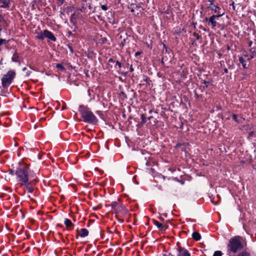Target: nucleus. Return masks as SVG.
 <instances>
[{
  "label": "nucleus",
  "mask_w": 256,
  "mask_h": 256,
  "mask_svg": "<svg viewBox=\"0 0 256 256\" xmlns=\"http://www.w3.org/2000/svg\"><path fill=\"white\" fill-rule=\"evenodd\" d=\"M178 251V256H191L188 251L182 247H179Z\"/></svg>",
  "instance_id": "6e6552de"
},
{
  "label": "nucleus",
  "mask_w": 256,
  "mask_h": 256,
  "mask_svg": "<svg viewBox=\"0 0 256 256\" xmlns=\"http://www.w3.org/2000/svg\"><path fill=\"white\" fill-rule=\"evenodd\" d=\"M239 62L240 64H242L244 68H247L246 60L245 59H244V58H243L242 57H240L239 58Z\"/></svg>",
  "instance_id": "2eb2a0df"
},
{
  "label": "nucleus",
  "mask_w": 256,
  "mask_h": 256,
  "mask_svg": "<svg viewBox=\"0 0 256 256\" xmlns=\"http://www.w3.org/2000/svg\"><path fill=\"white\" fill-rule=\"evenodd\" d=\"M69 48H70V50L72 52V48L70 46H69Z\"/></svg>",
  "instance_id": "09e8293b"
},
{
  "label": "nucleus",
  "mask_w": 256,
  "mask_h": 256,
  "mask_svg": "<svg viewBox=\"0 0 256 256\" xmlns=\"http://www.w3.org/2000/svg\"><path fill=\"white\" fill-rule=\"evenodd\" d=\"M230 5L232 6L233 10H236V6L234 5V2H233Z\"/></svg>",
  "instance_id": "473e14b6"
},
{
  "label": "nucleus",
  "mask_w": 256,
  "mask_h": 256,
  "mask_svg": "<svg viewBox=\"0 0 256 256\" xmlns=\"http://www.w3.org/2000/svg\"><path fill=\"white\" fill-rule=\"evenodd\" d=\"M46 157H48V158H49L52 159V160H54L51 157H50V156H49V155H48V154H44L42 156L41 158H44H44H46Z\"/></svg>",
  "instance_id": "bb28decb"
},
{
  "label": "nucleus",
  "mask_w": 256,
  "mask_h": 256,
  "mask_svg": "<svg viewBox=\"0 0 256 256\" xmlns=\"http://www.w3.org/2000/svg\"><path fill=\"white\" fill-rule=\"evenodd\" d=\"M116 65L118 66L119 68H120L122 67L121 63L120 62H119L118 61H116Z\"/></svg>",
  "instance_id": "2f4dec72"
},
{
  "label": "nucleus",
  "mask_w": 256,
  "mask_h": 256,
  "mask_svg": "<svg viewBox=\"0 0 256 256\" xmlns=\"http://www.w3.org/2000/svg\"><path fill=\"white\" fill-rule=\"evenodd\" d=\"M48 161H47V162H46V161H44V162H42V164H43L44 166H48Z\"/></svg>",
  "instance_id": "7c9ffc66"
},
{
  "label": "nucleus",
  "mask_w": 256,
  "mask_h": 256,
  "mask_svg": "<svg viewBox=\"0 0 256 256\" xmlns=\"http://www.w3.org/2000/svg\"><path fill=\"white\" fill-rule=\"evenodd\" d=\"M153 224L156 226L161 230H165L166 227L164 226L162 223H160L156 220H152Z\"/></svg>",
  "instance_id": "1a4fd4ad"
},
{
  "label": "nucleus",
  "mask_w": 256,
  "mask_h": 256,
  "mask_svg": "<svg viewBox=\"0 0 256 256\" xmlns=\"http://www.w3.org/2000/svg\"><path fill=\"white\" fill-rule=\"evenodd\" d=\"M131 12H134V10L132 9V10H131Z\"/></svg>",
  "instance_id": "e2e57ef3"
},
{
  "label": "nucleus",
  "mask_w": 256,
  "mask_h": 256,
  "mask_svg": "<svg viewBox=\"0 0 256 256\" xmlns=\"http://www.w3.org/2000/svg\"><path fill=\"white\" fill-rule=\"evenodd\" d=\"M224 14V13L222 14H218V15H212L210 18H206L205 20L208 22V25H211L212 28V29H214L218 24L216 19L222 16Z\"/></svg>",
  "instance_id": "423d86ee"
},
{
  "label": "nucleus",
  "mask_w": 256,
  "mask_h": 256,
  "mask_svg": "<svg viewBox=\"0 0 256 256\" xmlns=\"http://www.w3.org/2000/svg\"><path fill=\"white\" fill-rule=\"evenodd\" d=\"M159 219H160L161 221H162V222H163V221L164 220V219L163 218H162V217H159Z\"/></svg>",
  "instance_id": "79ce46f5"
},
{
  "label": "nucleus",
  "mask_w": 256,
  "mask_h": 256,
  "mask_svg": "<svg viewBox=\"0 0 256 256\" xmlns=\"http://www.w3.org/2000/svg\"><path fill=\"white\" fill-rule=\"evenodd\" d=\"M79 111L84 121L86 122L96 124L98 122V119L93 112L86 106H80Z\"/></svg>",
  "instance_id": "7ed1b4c3"
},
{
  "label": "nucleus",
  "mask_w": 256,
  "mask_h": 256,
  "mask_svg": "<svg viewBox=\"0 0 256 256\" xmlns=\"http://www.w3.org/2000/svg\"><path fill=\"white\" fill-rule=\"evenodd\" d=\"M64 224L68 228H70L71 226L74 227V224L72 223V221L68 218H65L64 220Z\"/></svg>",
  "instance_id": "4468645a"
},
{
  "label": "nucleus",
  "mask_w": 256,
  "mask_h": 256,
  "mask_svg": "<svg viewBox=\"0 0 256 256\" xmlns=\"http://www.w3.org/2000/svg\"><path fill=\"white\" fill-rule=\"evenodd\" d=\"M222 253L221 251L217 250L214 252L213 256H222Z\"/></svg>",
  "instance_id": "b1692460"
},
{
  "label": "nucleus",
  "mask_w": 256,
  "mask_h": 256,
  "mask_svg": "<svg viewBox=\"0 0 256 256\" xmlns=\"http://www.w3.org/2000/svg\"><path fill=\"white\" fill-rule=\"evenodd\" d=\"M56 68H59V69H60L62 70H64V66L60 64H56Z\"/></svg>",
  "instance_id": "393cba45"
},
{
  "label": "nucleus",
  "mask_w": 256,
  "mask_h": 256,
  "mask_svg": "<svg viewBox=\"0 0 256 256\" xmlns=\"http://www.w3.org/2000/svg\"><path fill=\"white\" fill-rule=\"evenodd\" d=\"M60 4H62L64 2V0H57Z\"/></svg>",
  "instance_id": "c9c22d12"
},
{
  "label": "nucleus",
  "mask_w": 256,
  "mask_h": 256,
  "mask_svg": "<svg viewBox=\"0 0 256 256\" xmlns=\"http://www.w3.org/2000/svg\"><path fill=\"white\" fill-rule=\"evenodd\" d=\"M94 170H98V172H100V174H101V175H102V174H104V171H102V170H100L98 169V168H96H96H94Z\"/></svg>",
  "instance_id": "c756f323"
},
{
  "label": "nucleus",
  "mask_w": 256,
  "mask_h": 256,
  "mask_svg": "<svg viewBox=\"0 0 256 256\" xmlns=\"http://www.w3.org/2000/svg\"><path fill=\"white\" fill-rule=\"evenodd\" d=\"M254 51H255V50H253V48H251V49H250V52H254Z\"/></svg>",
  "instance_id": "37998d69"
},
{
  "label": "nucleus",
  "mask_w": 256,
  "mask_h": 256,
  "mask_svg": "<svg viewBox=\"0 0 256 256\" xmlns=\"http://www.w3.org/2000/svg\"><path fill=\"white\" fill-rule=\"evenodd\" d=\"M250 164L254 170L255 174H256V161H250Z\"/></svg>",
  "instance_id": "a211bd4d"
},
{
  "label": "nucleus",
  "mask_w": 256,
  "mask_h": 256,
  "mask_svg": "<svg viewBox=\"0 0 256 256\" xmlns=\"http://www.w3.org/2000/svg\"><path fill=\"white\" fill-rule=\"evenodd\" d=\"M88 230L86 228H83L80 230V236L82 238H84L88 236Z\"/></svg>",
  "instance_id": "f8f14e48"
},
{
  "label": "nucleus",
  "mask_w": 256,
  "mask_h": 256,
  "mask_svg": "<svg viewBox=\"0 0 256 256\" xmlns=\"http://www.w3.org/2000/svg\"><path fill=\"white\" fill-rule=\"evenodd\" d=\"M136 7L138 8H140V6L138 5H136Z\"/></svg>",
  "instance_id": "13d9d810"
},
{
  "label": "nucleus",
  "mask_w": 256,
  "mask_h": 256,
  "mask_svg": "<svg viewBox=\"0 0 256 256\" xmlns=\"http://www.w3.org/2000/svg\"><path fill=\"white\" fill-rule=\"evenodd\" d=\"M242 162V163L244 164V160H242V161H241Z\"/></svg>",
  "instance_id": "0e129e2a"
},
{
  "label": "nucleus",
  "mask_w": 256,
  "mask_h": 256,
  "mask_svg": "<svg viewBox=\"0 0 256 256\" xmlns=\"http://www.w3.org/2000/svg\"><path fill=\"white\" fill-rule=\"evenodd\" d=\"M181 145H182L181 144H178L176 145V147H179V146H181Z\"/></svg>",
  "instance_id": "3c124183"
},
{
  "label": "nucleus",
  "mask_w": 256,
  "mask_h": 256,
  "mask_svg": "<svg viewBox=\"0 0 256 256\" xmlns=\"http://www.w3.org/2000/svg\"><path fill=\"white\" fill-rule=\"evenodd\" d=\"M0 7L6 8L9 7L10 0H0Z\"/></svg>",
  "instance_id": "9d476101"
},
{
  "label": "nucleus",
  "mask_w": 256,
  "mask_h": 256,
  "mask_svg": "<svg viewBox=\"0 0 256 256\" xmlns=\"http://www.w3.org/2000/svg\"><path fill=\"white\" fill-rule=\"evenodd\" d=\"M204 162H204V164H204V165H206V166H208V161H204Z\"/></svg>",
  "instance_id": "ea45409f"
},
{
  "label": "nucleus",
  "mask_w": 256,
  "mask_h": 256,
  "mask_svg": "<svg viewBox=\"0 0 256 256\" xmlns=\"http://www.w3.org/2000/svg\"><path fill=\"white\" fill-rule=\"evenodd\" d=\"M142 122L144 124L146 122V118L144 114H141Z\"/></svg>",
  "instance_id": "5701e85b"
},
{
  "label": "nucleus",
  "mask_w": 256,
  "mask_h": 256,
  "mask_svg": "<svg viewBox=\"0 0 256 256\" xmlns=\"http://www.w3.org/2000/svg\"><path fill=\"white\" fill-rule=\"evenodd\" d=\"M162 177L163 179L164 180V176H162Z\"/></svg>",
  "instance_id": "69168bd1"
},
{
  "label": "nucleus",
  "mask_w": 256,
  "mask_h": 256,
  "mask_svg": "<svg viewBox=\"0 0 256 256\" xmlns=\"http://www.w3.org/2000/svg\"><path fill=\"white\" fill-rule=\"evenodd\" d=\"M56 164L60 168L64 169V168L63 166V162H61L60 163L56 162Z\"/></svg>",
  "instance_id": "a878e982"
},
{
  "label": "nucleus",
  "mask_w": 256,
  "mask_h": 256,
  "mask_svg": "<svg viewBox=\"0 0 256 256\" xmlns=\"http://www.w3.org/2000/svg\"><path fill=\"white\" fill-rule=\"evenodd\" d=\"M130 70L132 72L134 71V68H132V66H130Z\"/></svg>",
  "instance_id": "4c0bfd02"
},
{
  "label": "nucleus",
  "mask_w": 256,
  "mask_h": 256,
  "mask_svg": "<svg viewBox=\"0 0 256 256\" xmlns=\"http://www.w3.org/2000/svg\"><path fill=\"white\" fill-rule=\"evenodd\" d=\"M57 226H60V227H62L63 226L62 224H58Z\"/></svg>",
  "instance_id": "49530a36"
},
{
  "label": "nucleus",
  "mask_w": 256,
  "mask_h": 256,
  "mask_svg": "<svg viewBox=\"0 0 256 256\" xmlns=\"http://www.w3.org/2000/svg\"><path fill=\"white\" fill-rule=\"evenodd\" d=\"M106 206H110L114 210V213L117 214L123 208L122 204L117 202H113L110 205L106 204Z\"/></svg>",
  "instance_id": "0eeeda50"
},
{
  "label": "nucleus",
  "mask_w": 256,
  "mask_h": 256,
  "mask_svg": "<svg viewBox=\"0 0 256 256\" xmlns=\"http://www.w3.org/2000/svg\"><path fill=\"white\" fill-rule=\"evenodd\" d=\"M88 8H89V9H90V8H91V5H90V4H89V5H88Z\"/></svg>",
  "instance_id": "4d7b16f0"
},
{
  "label": "nucleus",
  "mask_w": 256,
  "mask_h": 256,
  "mask_svg": "<svg viewBox=\"0 0 256 256\" xmlns=\"http://www.w3.org/2000/svg\"><path fill=\"white\" fill-rule=\"evenodd\" d=\"M242 238L240 236H234L230 238L227 245V252L229 256L242 250L244 244L242 242Z\"/></svg>",
  "instance_id": "f03ea898"
},
{
  "label": "nucleus",
  "mask_w": 256,
  "mask_h": 256,
  "mask_svg": "<svg viewBox=\"0 0 256 256\" xmlns=\"http://www.w3.org/2000/svg\"><path fill=\"white\" fill-rule=\"evenodd\" d=\"M158 189L159 190H162V186H160L158 187Z\"/></svg>",
  "instance_id": "6e6d98bb"
},
{
  "label": "nucleus",
  "mask_w": 256,
  "mask_h": 256,
  "mask_svg": "<svg viewBox=\"0 0 256 256\" xmlns=\"http://www.w3.org/2000/svg\"><path fill=\"white\" fill-rule=\"evenodd\" d=\"M68 35H69V36H70V35H71V34H72V32H68Z\"/></svg>",
  "instance_id": "864d4df0"
},
{
  "label": "nucleus",
  "mask_w": 256,
  "mask_h": 256,
  "mask_svg": "<svg viewBox=\"0 0 256 256\" xmlns=\"http://www.w3.org/2000/svg\"><path fill=\"white\" fill-rule=\"evenodd\" d=\"M252 41L249 42H248V46L250 47H252Z\"/></svg>",
  "instance_id": "f704fd0d"
},
{
  "label": "nucleus",
  "mask_w": 256,
  "mask_h": 256,
  "mask_svg": "<svg viewBox=\"0 0 256 256\" xmlns=\"http://www.w3.org/2000/svg\"><path fill=\"white\" fill-rule=\"evenodd\" d=\"M86 8L85 6V5L84 4H82V8H80L78 10L80 11V12H84L85 10H86Z\"/></svg>",
  "instance_id": "cd10ccee"
},
{
  "label": "nucleus",
  "mask_w": 256,
  "mask_h": 256,
  "mask_svg": "<svg viewBox=\"0 0 256 256\" xmlns=\"http://www.w3.org/2000/svg\"><path fill=\"white\" fill-rule=\"evenodd\" d=\"M88 94L89 96L90 97V100L94 98V94L92 90L88 89Z\"/></svg>",
  "instance_id": "dca6fc26"
},
{
  "label": "nucleus",
  "mask_w": 256,
  "mask_h": 256,
  "mask_svg": "<svg viewBox=\"0 0 256 256\" xmlns=\"http://www.w3.org/2000/svg\"><path fill=\"white\" fill-rule=\"evenodd\" d=\"M151 118H152V117L150 116V117L148 118V120H150Z\"/></svg>",
  "instance_id": "338daca9"
},
{
  "label": "nucleus",
  "mask_w": 256,
  "mask_h": 256,
  "mask_svg": "<svg viewBox=\"0 0 256 256\" xmlns=\"http://www.w3.org/2000/svg\"><path fill=\"white\" fill-rule=\"evenodd\" d=\"M122 96H124L125 97H126V96L124 92H122Z\"/></svg>",
  "instance_id": "de8ad7c7"
},
{
  "label": "nucleus",
  "mask_w": 256,
  "mask_h": 256,
  "mask_svg": "<svg viewBox=\"0 0 256 256\" xmlns=\"http://www.w3.org/2000/svg\"><path fill=\"white\" fill-rule=\"evenodd\" d=\"M16 76V72L14 70H9L4 74L2 79V84L3 88L8 87L12 82Z\"/></svg>",
  "instance_id": "20e7f679"
},
{
  "label": "nucleus",
  "mask_w": 256,
  "mask_h": 256,
  "mask_svg": "<svg viewBox=\"0 0 256 256\" xmlns=\"http://www.w3.org/2000/svg\"><path fill=\"white\" fill-rule=\"evenodd\" d=\"M157 164V163L156 162V161H151V160L146 161V164L147 166H154V164Z\"/></svg>",
  "instance_id": "aec40b11"
},
{
  "label": "nucleus",
  "mask_w": 256,
  "mask_h": 256,
  "mask_svg": "<svg viewBox=\"0 0 256 256\" xmlns=\"http://www.w3.org/2000/svg\"><path fill=\"white\" fill-rule=\"evenodd\" d=\"M162 215H163L164 216H166H166H167V214H166H166H162Z\"/></svg>",
  "instance_id": "8fccbe9b"
},
{
  "label": "nucleus",
  "mask_w": 256,
  "mask_h": 256,
  "mask_svg": "<svg viewBox=\"0 0 256 256\" xmlns=\"http://www.w3.org/2000/svg\"><path fill=\"white\" fill-rule=\"evenodd\" d=\"M140 53H141V52H137L135 54V55H136V56H138V55H140Z\"/></svg>",
  "instance_id": "e433bc0d"
},
{
  "label": "nucleus",
  "mask_w": 256,
  "mask_h": 256,
  "mask_svg": "<svg viewBox=\"0 0 256 256\" xmlns=\"http://www.w3.org/2000/svg\"><path fill=\"white\" fill-rule=\"evenodd\" d=\"M192 238L196 241H198L201 238L200 234L198 232H194L192 235Z\"/></svg>",
  "instance_id": "ddd939ff"
},
{
  "label": "nucleus",
  "mask_w": 256,
  "mask_h": 256,
  "mask_svg": "<svg viewBox=\"0 0 256 256\" xmlns=\"http://www.w3.org/2000/svg\"><path fill=\"white\" fill-rule=\"evenodd\" d=\"M237 256H250V254L246 250H243L242 252H240Z\"/></svg>",
  "instance_id": "f3484780"
},
{
  "label": "nucleus",
  "mask_w": 256,
  "mask_h": 256,
  "mask_svg": "<svg viewBox=\"0 0 256 256\" xmlns=\"http://www.w3.org/2000/svg\"><path fill=\"white\" fill-rule=\"evenodd\" d=\"M246 60H250V58H246Z\"/></svg>",
  "instance_id": "774afa93"
},
{
  "label": "nucleus",
  "mask_w": 256,
  "mask_h": 256,
  "mask_svg": "<svg viewBox=\"0 0 256 256\" xmlns=\"http://www.w3.org/2000/svg\"><path fill=\"white\" fill-rule=\"evenodd\" d=\"M26 70V68H22V70H23V71H24V70Z\"/></svg>",
  "instance_id": "5fc2aeb1"
},
{
  "label": "nucleus",
  "mask_w": 256,
  "mask_h": 256,
  "mask_svg": "<svg viewBox=\"0 0 256 256\" xmlns=\"http://www.w3.org/2000/svg\"><path fill=\"white\" fill-rule=\"evenodd\" d=\"M224 73H228V69H227V68H224Z\"/></svg>",
  "instance_id": "58836bf2"
},
{
  "label": "nucleus",
  "mask_w": 256,
  "mask_h": 256,
  "mask_svg": "<svg viewBox=\"0 0 256 256\" xmlns=\"http://www.w3.org/2000/svg\"><path fill=\"white\" fill-rule=\"evenodd\" d=\"M12 168L9 170V174L11 175H14L16 174V170L14 166V162L13 161V162L11 164Z\"/></svg>",
  "instance_id": "9b49d317"
},
{
  "label": "nucleus",
  "mask_w": 256,
  "mask_h": 256,
  "mask_svg": "<svg viewBox=\"0 0 256 256\" xmlns=\"http://www.w3.org/2000/svg\"><path fill=\"white\" fill-rule=\"evenodd\" d=\"M18 58V55L16 52L14 54V55L12 58V62H18L17 59Z\"/></svg>",
  "instance_id": "6ab92c4d"
},
{
  "label": "nucleus",
  "mask_w": 256,
  "mask_h": 256,
  "mask_svg": "<svg viewBox=\"0 0 256 256\" xmlns=\"http://www.w3.org/2000/svg\"><path fill=\"white\" fill-rule=\"evenodd\" d=\"M108 62H114V60L112 58H110L108 60Z\"/></svg>",
  "instance_id": "72a5a7b5"
},
{
  "label": "nucleus",
  "mask_w": 256,
  "mask_h": 256,
  "mask_svg": "<svg viewBox=\"0 0 256 256\" xmlns=\"http://www.w3.org/2000/svg\"><path fill=\"white\" fill-rule=\"evenodd\" d=\"M30 73H31V72H30H30H27V74H26L27 76H29V75H30Z\"/></svg>",
  "instance_id": "a18cd8bd"
},
{
  "label": "nucleus",
  "mask_w": 256,
  "mask_h": 256,
  "mask_svg": "<svg viewBox=\"0 0 256 256\" xmlns=\"http://www.w3.org/2000/svg\"><path fill=\"white\" fill-rule=\"evenodd\" d=\"M164 58H162V63L164 62Z\"/></svg>",
  "instance_id": "680f3d73"
},
{
  "label": "nucleus",
  "mask_w": 256,
  "mask_h": 256,
  "mask_svg": "<svg viewBox=\"0 0 256 256\" xmlns=\"http://www.w3.org/2000/svg\"><path fill=\"white\" fill-rule=\"evenodd\" d=\"M220 9V8L218 6H214L212 8V10H213L214 12H215V13L219 12L218 10Z\"/></svg>",
  "instance_id": "4be33fe9"
},
{
  "label": "nucleus",
  "mask_w": 256,
  "mask_h": 256,
  "mask_svg": "<svg viewBox=\"0 0 256 256\" xmlns=\"http://www.w3.org/2000/svg\"><path fill=\"white\" fill-rule=\"evenodd\" d=\"M101 8L103 10H108V7L106 5H102Z\"/></svg>",
  "instance_id": "c85d7f7f"
},
{
  "label": "nucleus",
  "mask_w": 256,
  "mask_h": 256,
  "mask_svg": "<svg viewBox=\"0 0 256 256\" xmlns=\"http://www.w3.org/2000/svg\"><path fill=\"white\" fill-rule=\"evenodd\" d=\"M188 144H183L182 145H188Z\"/></svg>",
  "instance_id": "052dcab7"
},
{
  "label": "nucleus",
  "mask_w": 256,
  "mask_h": 256,
  "mask_svg": "<svg viewBox=\"0 0 256 256\" xmlns=\"http://www.w3.org/2000/svg\"><path fill=\"white\" fill-rule=\"evenodd\" d=\"M232 118L234 119V120H235L237 122L239 123L240 122V120L238 118V115H237L236 114H232Z\"/></svg>",
  "instance_id": "412c9836"
},
{
  "label": "nucleus",
  "mask_w": 256,
  "mask_h": 256,
  "mask_svg": "<svg viewBox=\"0 0 256 256\" xmlns=\"http://www.w3.org/2000/svg\"><path fill=\"white\" fill-rule=\"evenodd\" d=\"M252 134H253V132H250V133L249 134V135H250V136H251V135H252Z\"/></svg>",
  "instance_id": "bf43d9fd"
},
{
  "label": "nucleus",
  "mask_w": 256,
  "mask_h": 256,
  "mask_svg": "<svg viewBox=\"0 0 256 256\" xmlns=\"http://www.w3.org/2000/svg\"><path fill=\"white\" fill-rule=\"evenodd\" d=\"M164 47L166 48V52H168V50H167L168 48L165 44H164Z\"/></svg>",
  "instance_id": "c03bdc74"
},
{
  "label": "nucleus",
  "mask_w": 256,
  "mask_h": 256,
  "mask_svg": "<svg viewBox=\"0 0 256 256\" xmlns=\"http://www.w3.org/2000/svg\"><path fill=\"white\" fill-rule=\"evenodd\" d=\"M36 38L42 40H44L45 38H48L52 42H56V38L53 34L46 30H44L38 33Z\"/></svg>",
  "instance_id": "39448f33"
},
{
  "label": "nucleus",
  "mask_w": 256,
  "mask_h": 256,
  "mask_svg": "<svg viewBox=\"0 0 256 256\" xmlns=\"http://www.w3.org/2000/svg\"><path fill=\"white\" fill-rule=\"evenodd\" d=\"M14 162L16 170V182L18 184L26 188L28 192L32 193L38 180L36 178L32 180L33 176L30 164L25 162V161Z\"/></svg>",
  "instance_id": "f257e3e1"
},
{
  "label": "nucleus",
  "mask_w": 256,
  "mask_h": 256,
  "mask_svg": "<svg viewBox=\"0 0 256 256\" xmlns=\"http://www.w3.org/2000/svg\"><path fill=\"white\" fill-rule=\"evenodd\" d=\"M82 2H87V0H82Z\"/></svg>",
  "instance_id": "603ef678"
},
{
  "label": "nucleus",
  "mask_w": 256,
  "mask_h": 256,
  "mask_svg": "<svg viewBox=\"0 0 256 256\" xmlns=\"http://www.w3.org/2000/svg\"><path fill=\"white\" fill-rule=\"evenodd\" d=\"M144 3H148L149 0H142Z\"/></svg>",
  "instance_id": "a19ab883"
}]
</instances>
